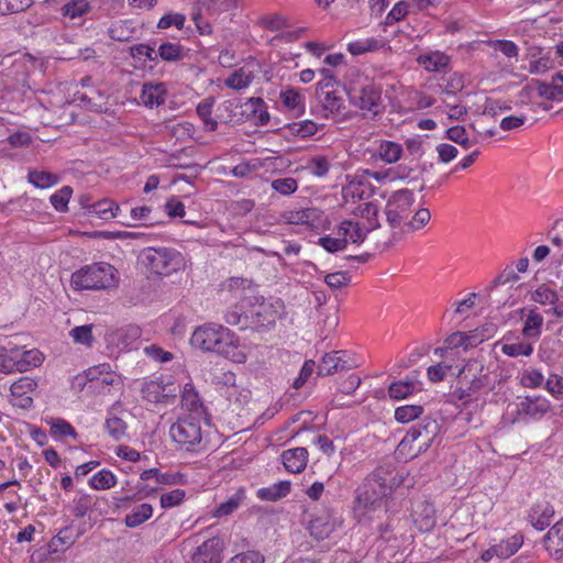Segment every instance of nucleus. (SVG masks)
Returning a JSON list of instances; mask_svg holds the SVG:
<instances>
[{"label": "nucleus", "mask_w": 563, "mask_h": 563, "mask_svg": "<svg viewBox=\"0 0 563 563\" xmlns=\"http://www.w3.org/2000/svg\"><path fill=\"white\" fill-rule=\"evenodd\" d=\"M423 413V407L418 405H405L395 410V419L400 423H408Z\"/></svg>", "instance_id": "40"}, {"label": "nucleus", "mask_w": 563, "mask_h": 563, "mask_svg": "<svg viewBox=\"0 0 563 563\" xmlns=\"http://www.w3.org/2000/svg\"><path fill=\"white\" fill-rule=\"evenodd\" d=\"M73 194V189L69 186H64L62 189H59L57 192L51 196V202L53 207L60 212H64L67 210V203L70 199V196Z\"/></svg>", "instance_id": "51"}, {"label": "nucleus", "mask_w": 563, "mask_h": 563, "mask_svg": "<svg viewBox=\"0 0 563 563\" xmlns=\"http://www.w3.org/2000/svg\"><path fill=\"white\" fill-rule=\"evenodd\" d=\"M321 75L323 78L317 85V97H322L327 92L335 91L334 86H338V81L335 80L333 74L329 69H321Z\"/></svg>", "instance_id": "50"}, {"label": "nucleus", "mask_w": 563, "mask_h": 563, "mask_svg": "<svg viewBox=\"0 0 563 563\" xmlns=\"http://www.w3.org/2000/svg\"><path fill=\"white\" fill-rule=\"evenodd\" d=\"M137 260L147 272L157 276H170L186 266L183 254L172 247H145Z\"/></svg>", "instance_id": "2"}, {"label": "nucleus", "mask_w": 563, "mask_h": 563, "mask_svg": "<svg viewBox=\"0 0 563 563\" xmlns=\"http://www.w3.org/2000/svg\"><path fill=\"white\" fill-rule=\"evenodd\" d=\"M157 55L163 60L177 62L183 59L184 49L179 44L166 42L159 45Z\"/></svg>", "instance_id": "42"}, {"label": "nucleus", "mask_w": 563, "mask_h": 563, "mask_svg": "<svg viewBox=\"0 0 563 563\" xmlns=\"http://www.w3.org/2000/svg\"><path fill=\"white\" fill-rule=\"evenodd\" d=\"M430 219L431 213L429 209L420 208L416 211L411 220L405 223V227H408L412 231H417L427 225Z\"/></svg>", "instance_id": "59"}, {"label": "nucleus", "mask_w": 563, "mask_h": 563, "mask_svg": "<svg viewBox=\"0 0 563 563\" xmlns=\"http://www.w3.org/2000/svg\"><path fill=\"white\" fill-rule=\"evenodd\" d=\"M542 324V316L537 313L534 310H530L522 329V335L529 339H538L541 334Z\"/></svg>", "instance_id": "34"}, {"label": "nucleus", "mask_w": 563, "mask_h": 563, "mask_svg": "<svg viewBox=\"0 0 563 563\" xmlns=\"http://www.w3.org/2000/svg\"><path fill=\"white\" fill-rule=\"evenodd\" d=\"M245 106L257 117L261 124H266L269 120V114L265 110V103L263 99L252 97L245 103Z\"/></svg>", "instance_id": "53"}, {"label": "nucleus", "mask_w": 563, "mask_h": 563, "mask_svg": "<svg viewBox=\"0 0 563 563\" xmlns=\"http://www.w3.org/2000/svg\"><path fill=\"white\" fill-rule=\"evenodd\" d=\"M289 130L294 135L300 137H308L317 133L318 128L313 121L305 120L301 122H294L289 125Z\"/></svg>", "instance_id": "52"}, {"label": "nucleus", "mask_w": 563, "mask_h": 563, "mask_svg": "<svg viewBox=\"0 0 563 563\" xmlns=\"http://www.w3.org/2000/svg\"><path fill=\"white\" fill-rule=\"evenodd\" d=\"M545 550L555 560L563 558V519L558 521L543 538Z\"/></svg>", "instance_id": "19"}, {"label": "nucleus", "mask_w": 563, "mask_h": 563, "mask_svg": "<svg viewBox=\"0 0 563 563\" xmlns=\"http://www.w3.org/2000/svg\"><path fill=\"white\" fill-rule=\"evenodd\" d=\"M323 110L327 112L325 118H331L334 121H342L346 118V106L338 91L327 92L324 96L318 98Z\"/></svg>", "instance_id": "17"}, {"label": "nucleus", "mask_w": 563, "mask_h": 563, "mask_svg": "<svg viewBox=\"0 0 563 563\" xmlns=\"http://www.w3.org/2000/svg\"><path fill=\"white\" fill-rule=\"evenodd\" d=\"M135 27L129 20H120L110 25L108 34L113 41L128 42L133 38Z\"/></svg>", "instance_id": "27"}, {"label": "nucleus", "mask_w": 563, "mask_h": 563, "mask_svg": "<svg viewBox=\"0 0 563 563\" xmlns=\"http://www.w3.org/2000/svg\"><path fill=\"white\" fill-rule=\"evenodd\" d=\"M247 306L245 299L241 305H236L230 308L225 316V322L230 325H238L240 329H246L250 327V313L244 310V307Z\"/></svg>", "instance_id": "29"}, {"label": "nucleus", "mask_w": 563, "mask_h": 563, "mask_svg": "<svg viewBox=\"0 0 563 563\" xmlns=\"http://www.w3.org/2000/svg\"><path fill=\"white\" fill-rule=\"evenodd\" d=\"M71 286L76 290H100L115 285V268L108 263L86 265L73 273Z\"/></svg>", "instance_id": "4"}, {"label": "nucleus", "mask_w": 563, "mask_h": 563, "mask_svg": "<svg viewBox=\"0 0 563 563\" xmlns=\"http://www.w3.org/2000/svg\"><path fill=\"white\" fill-rule=\"evenodd\" d=\"M152 515V505L144 503L134 507L131 512L125 516L124 523L129 528H136L148 520Z\"/></svg>", "instance_id": "26"}, {"label": "nucleus", "mask_w": 563, "mask_h": 563, "mask_svg": "<svg viewBox=\"0 0 563 563\" xmlns=\"http://www.w3.org/2000/svg\"><path fill=\"white\" fill-rule=\"evenodd\" d=\"M450 60L451 58L446 54L439 51L418 57V63L423 66L427 71L431 73L444 70L449 66Z\"/></svg>", "instance_id": "24"}, {"label": "nucleus", "mask_w": 563, "mask_h": 563, "mask_svg": "<svg viewBox=\"0 0 563 563\" xmlns=\"http://www.w3.org/2000/svg\"><path fill=\"white\" fill-rule=\"evenodd\" d=\"M554 515V509L549 503H541L529 511V521L537 530L545 529Z\"/></svg>", "instance_id": "22"}, {"label": "nucleus", "mask_w": 563, "mask_h": 563, "mask_svg": "<svg viewBox=\"0 0 563 563\" xmlns=\"http://www.w3.org/2000/svg\"><path fill=\"white\" fill-rule=\"evenodd\" d=\"M181 407L191 412L190 416L200 418L202 415V402L200 400L198 393L190 384H186L184 387L181 396Z\"/></svg>", "instance_id": "25"}, {"label": "nucleus", "mask_w": 563, "mask_h": 563, "mask_svg": "<svg viewBox=\"0 0 563 563\" xmlns=\"http://www.w3.org/2000/svg\"><path fill=\"white\" fill-rule=\"evenodd\" d=\"M36 382L33 380L32 378L22 377L11 385V396L29 395V393L33 391L36 388Z\"/></svg>", "instance_id": "56"}, {"label": "nucleus", "mask_w": 563, "mask_h": 563, "mask_svg": "<svg viewBox=\"0 0 563 563\" xmlns=\"http://www.w3.org/2000/svg\"><path fill=\"white\" fill-rule=\"evenodd\" d=\"M27 180L35 187L44 189L56 185L59 178L56 174L46 170L30 169Z\"/></svg>", "instance_id": "31"}, {"label": "nucleus", "mask_w": 563, "mask_h": 563, "mask_svg": "<svg viewBox=\"0 0 563 563\" xmlns=\"http://www.w3.org/2000/svg\"><path fill=\"white\" fill-rule=\"evenodd\" d=\"M345 351H333L323 355L318 365V375L329 376L344 369H351L354 364L351 360L345 358Z\"/></svg>", "instance_id": "12"}, {"label": "nucleus", "mask_w": 563, "mask_h": 563, "mask_svg": "<svg viewBox=\"0 0 563 563\" xmlns=\"http://www.w3.org/2000/svg\"><path fill=\"white\" fill-rule=\"evenodd\" d=\"M350 101L361 110H366L377 114L380 108V89L374 84H367L361 89L349 91Z\"/></svg>", "instance_id": "10"}, {"label": "nucleus", "mask_w": 563, "mask_h": 563, "mask_svg": "<svg viewBox=\"0 0 563 563\" xmlns=\"http://www.w3.org/2000/svg\"><path fill=\"white\" fill-rule=\"evenodd\" d=\"M389 484L383 470H376L369 475L357 490V500L365 507L373 506L385 497L389 490Z\"/></svg>", "instance_id": "8"}, {"label": "nucleus", "mask_w": 563, "mask_h": 563, "mask_svg": "<svg viewBox=\"0 0 563 563\" xmlns=\"http://www.w3.org/2000/svg\"><path fill=\"white\" fill-rule=\"evenodd\" d=\"M522 544V536L515 534L508 540L501 541L493 548L495 554L499 558H509L515 554Z\"/></svg>", "instance_id": "36"}, {"label": "nucleus", "mask_w": 563, "mask_h": 563, "mask_svg": "<svg viewBox=\"0 0 563 563\" xmlns=\"http://www.w3.org/2000/svg\"><path fill=\"white\" fill-rule=\"evenodd\" d=\"M89 483L92 488L102 490L113 487L117 483V477L111 471L102 470L96 473Z\"/></svg>", "instance_id": "41"}, {"label": "nucleus", "mask_w": 563, "mask_h": 563, "mask_svg": "<svg viewBox=\"0 0 563 563\" xmlns=\"http://www.w3.org/2000/svg\"><path fill=\"white\" fill-rule=\"evenodd\" d=\"M440 426L437 420L424 418L421 422L412 426L399 443V449L405 450L407 446L413 451V455L427 451L434 438L438 435Z\"/></svg>", "instance_id": "6"}, {"label": "nucleus", "mask_w": 563, "mask_h": 563, "mask_svg": "<svg viewBox=\"0 0 563 563\" xmlns=\"http://www.w3.org/2000/svg\"><path fill=\"white\" fill-rule=\"evenodd\" d=\"M119 206L112 200H100L89 206V213L97 214L102 220H110L117 217Z\"/></svg>", "instance_id": "33"}, {"label": "nucleus", "mask_w": 563, "mask_h": 563, "mask_svg": "<svg viewBox=\"0 0 563 563\" xmlns=\"http://www.w3.org/2000/svg\"><path fill=\"white\" fill-rule=\"evenodd\" d=\"M415 202L413 194L409 189L394 192L387 201L385 213L389 227L394 230L391 236L385 242L387 246L401 239V231H396L408 219L411 206Z\"/></svg>", "instance_id": "5"}, {"label": "nucleus", "mask_w": 563, "mask_h": 563, "mask_svg": "<svg viewBox=\"0 0 563 563\" xmlns=\"http://www.w3.org/2000/svg\"><path fill=\"white\" fill-rule=\"evenodd\" d=\"M272 188L282 195H290L298 188L297 180L291 177L273 180Z\"/></svg>", "instance_id": "63"}, {"label": "nucleus", "mask_w": 563, "mask_h": 563, "mask_svg": "<svg viewBox=\"0 0 563 563\" xmlns=\"http://www.w3.org/2000/svg\"><path fill=\"white\" fill-rule=\"evenodd\" d=\"M174 391L170 385L158 380L146 382L142 387L143 398L153 404L167 402L169 398H175Z\"/></svg>", "instance_id": "18"}, {"label": "nucleus", "mask_w": 563, "mask_h": 563, "mask_svg": "<svg viewBox=\"0 0 563 563\" xmlns=\"http://www.w3.org/2000/svg\"><path fill=\"white\" fill-rule=\"evenodd\" d=\"M413 389L415 386L412 382H397L390 384L388 393L390 398L402 399L406 398L408 395L412 394Z\"/></svg>", "instance_id": "57"}, {"label": "nucleus", "mask_w": 563, "mask_h": 563, "mask_svg": "<svg viewBox=\"0 0 563 563\" xmlns=\"http://www.w3.org/2000/svg\"><path fill=\"white\" fill-rule=\"evenodd\" d=\"M378 227V222L372 227H366L365 223L362 224L352 220H344L341 222L338 229V235L345 240V246L347 245L349 241L352 243H362L365 240L367 233Z\"/></svg>", "instance_id": "15"}, {"label": "nucleus", "mask_w": 563, "mask_h": 563, "mask_svg": "<svg viewBox=\"0 0 563 563\" xmlns=\"http://www.w3.org/2000/svg\"><path fill=\"white\" fill-rule=\"evenodd\" d=\"M408 525L409 520L406 517L388 516L386 521L377 527L378 538L385 542L396 541L404 536Z\"/></svg>", "instance_id": "14"}, {"label": "nucleus", "mask_w": 563, "mask_h": 563, "mask_svg": "<svg viewBox=\"0 0 563 563\" xmlns=\"http://www.w3.org/2000/svg\"><path fill=\"white\" fill-rule=\"evenodd\" d=\"M531 298L533 301L541 305L554 303L558 301V294L549 287L541 286L532 292Z\"/></svg>", "instance_id": "61"}, {"label": "nucleus", "mask_w": 563, "mask_h": 563, "mask_svg": "<svg viewBox=\"0 0 563 563\" xmlns=\"http://www.w3.org/2000/svg\"><path fill=\"white\" fill-rule=\"evenodd\" d=\"M351 280V276L347 272H335L331 274H327L324 276V283L331 288V289H340L342 287H345L349 285Z\"/></svg>", "instance_id": "58"}, {"label": "nucleus", "mask_w": 563, "mask_h": 563, "mask_svg": "<svg viewBox=\"0 0 563 563\" xmlns=\"http://www.w3.org/2000/svg\"><path fill=\"white\" fill-rule=\"evenodd\" d=\"M194 346L229 356L235 349L234 334L227 328L208 323L197 328L190 339Z\"/></svg>", "instance_id": "3"}, {"label": "nucleus", "mask_w": 563, "mask_h": 563, "mask_svg": "<svg viewBox=\"0 0 563 563\" xmlns=\"http://www.w3.org/2000/svg\"><path fill=\"white\" fill-rule=\"evenodd\" d=\"M435 510L432 505H421V510L415 512V523L422 532H429L435 526Z\"/></svg>", "instance_id": "30"}, {"label": "nucleus", "mask_w": 563, "mask_h": 563, "mask_svg": "<svg viewBox=\"0 0 563 563\" xmlns=\"http://www.w3.org/2000/svg\"><path fill=\"white\" fill-rule=\"evenodd\" d=\"M307 168L312 175L323 177L329 172L330 163L324 156H314L309 161Z\"/></svg>", "instance_id": "60"}, {"label": "nucleus", "mask_w": 563, "mask_h": 563, "mask_svg": "<svg viewBox=\"0 0 563 563\" xmlns=\"http://www.w3.org/2000/svg\"><path fill=\"white\" fill-rule=\"evenodd\" d=\"M265 558L258 551H247L234 555L229 563H264Z\"/></svg>", "instance_id": "64"}, {"label": "nucleus", "mask_w": 563, "mask_h": 563, "mask_svg": "<svg viewBox=\"0 0 563 563\" xmlns=\"http://www.w3.org/2000/svg\"><path fill=\"white\" fill-rule=\"evenodd\" d=\"M401 153V145L391 141H384L378 147V156L382 161L388 164L397 162L400 158Z\"/></svg>", "instance_id": "37"}, {"label": "nucleus", "mask_w": 563, "mask_h": 563, "mask_svg": "<svg viewBox=\"0 0 563 563\" xmlns=\"http://www.w3.org/2000/svg\"><path fill=\"white\" fill-rule=\"evenodd\" d=\"M142 335V330L139 325L129 324L119 331L120 343L124 347L132 349L134 342H136Z\"/></svg>", "instance_id": "44"}, {"label": "nucleus", "mask_w": 563, "mask_h": 563, "mask_svg": "<svg viewBox=\"0 0 563 563\" xmlns=\"http://www.w3.org/2000/svg\"><path fill=\"white\" fill-rule=\"evenodd\" d=\"M280 99L287 109L295 111L296 113L302 112V97L297 90L288 89L283 91L280 93Z\"/></svg>", "instance_id": "45"}, {"label": "nucleus", "mask_w": 563, "mask_h": 563, "mask_svg": "<svg viewBox=\"0 0 563 563\" xmlns=\"http://www.w3.org/2000/svg\"><path fill=\"white\" fill-rule=\"evenodd\" d=\"M214 104L213 98H206L200 101L197 106L196 112L205 124V129L208 131H216L218 128L217 120L212 119V108Z\"/></svg>", "instance_id": "32"}, {"label": "nucleus", "mask_w": 563, "mask_h": 563, "mask_svg": "<svg viewBox=\"0 0 563 563\" xmlns=\"http://www.w3.org/2000/svg\"><path fill=\"white\" fill-rule=\"evenodd\" d=\"M13 353H16L18 372H26L32 367L41 365L43 361L42 353L36 350H22L21 347L14 346Z\"/></svg>", "instance_id": "23"}, {"label": "nucleus", "mask_w": 563, "mask_h": 563, "mask_svg": "<svg viewBox=\"0 0 563 563\" xmlns=\"http://www.w3.org/2000/svg\"><path fill=\"white\" fill-rule=\"evenodd\" d=\"M172 439L186 450H194L202 440L200 418L189 416L179 418L169 430Z\"/></svg>", "instance_id": "7"}, {"label": "nucleus", "mask_w": 563, "mask_h": 563, "mask_svg": "<svg viewBox=\"0 0 563 563\" xmlns=\"http://www.w3.org/2000/svg\"><path fill=\"white\" fill-rule=\"evenodd\" d=\"M144 353L157 363H166L174 358L173 353L164 351L161 346L152 344L144 347Z\"/></svg>", "instance_id": "62"}, {"label": "nucleus", "mask_w": 563, "mask_h": 563, "mask_svg": "<svg viewBox=\"0 0 563 563\" xmlns=\"http://www.w3.org/2000/svg\"><path fill=\"white\" fill-rule=\"evenodd\" d=\"M69 336L74 340L75 343L91 346L93 341L92 325L85 324L75 327L74 329L70 330Z\"/></svg>", "instance_id": "46"}, {"label": "nucleus", "mask_w": 563, "mask_h": 563, "mask_svg": "<svg viewBox=\"0 0 563 563\" xmlns=\"http://www.w3.org/2000/svg\"><path fill=\"white\" fill-rule=\"evenodd\" d=\"M90 9V4L87 0H71L65 3L60 11L64 16L75 20L87 14Z\"/></svg>", "instance_id": "35"}, {"label": "nucleus", "mask_w": 563, "mask_h": 563, "mask_svg": "<svg viewBox=\"0 0 563 563\" xmlns=\"http://www.w3.org/2000/svg\"><path fill=\"white\" fill-rule=\"evenodd\" d=\"M283 464L288 472L300 473L308 461V451L305 448L286 450L282 454Z\"/></svg>", "instance_id": "20"}, {"label": "nucleus", "mask_w": 563, "mask_h": 563, "mask_svg": "<svg viewBox=\"0 0 563 563\" xmlns=\"http://www.w3.org/2000/svg\"><path fill=\"white\" fill-rule=\"evenodd\" d=\"M165 88L163 84L146 82L143 85L140 102L145 107H158L165 102Z\"/></svg>", "instance_id": "21"}, {"label": "nucleus", "mask_w": 563, "mask_h": 563, "mask_svg": "<svg viewBox=\"0 0 563 563\" xmlns=\"http://www.w3.org/2000/svg\"><path fill=\"white\" fill-rule=\"evenodd\" d=\"M33 0H0V14H12L25 11Z\"/></svg>", "instance_id": "48"}, {"label": "nucleus", "mask_w": 563, "mask_h": 563, "mask_svg": "<svg viewBox=\"0 0 563 563\" xmlns=\"http://www.w3.org/2000/svg\"><path fill=\"white\" fill-rule=\"evenodd\" d=\"M104 428L108 434L114 440H121L126 434V423L123 419L109 413V417L106 419Z\"/></svg>", "instance_id": "38"}, {"label": "nucleus", "mask_w": 563, "mask_h": 563, "mask_svg": "<svg viewBox=\"0 0 563 563\" xmlns=\"http://www.w3.org/2000/svg\"><path fill=\"white\" fill-rule=\"evenodd\" d=\"M501 350L504 354L511 357L529 356L533 352L532 345L525 342L505 344Z\"/></svg>", "instance_id": "55"}, {"label": "nucleus", "mask_w": 563, "mask_h": 563, "mask_svg": "<svg viewBox=\"0 0 563 563\" xmlns=\"http://www.w3.org/2000/svg\"><path fill=\"white\" fill-rule=\"evenodd\" d=\"M223 547L220 538H210L197 548L190 563H221Z\"/></svg>", "instance_id": "13"}, {"label": "nucleus", "mask_w": 563, "mask_h": 563, "mask_svg": "<svg viewBox=\"0 0 563 563\" xmlns=\"http://www.w3.org/2000/svg\"><path fill=\"white\" fill-rule=\"evenodd\" d=\"M549 409V401L539 396H527L517 404V413L523 418L539 419L544 416Z\"/></svg>", "instance_id": "16"}, {"label": "nucleus", "mask_w": 563, "mask_h": 563, "mask_svg": "<svg viewBox=\"0 0 563 563\" xmlns=\"http://www.w3.org/2000/svg\"><path fill=\"white\" fill-rule=\"evenodd\" d=\"M290 492V482L280 481L278 483L273 484L272 486L264 487L258 489L257 496L262 500L276 501L285 496H287Z\"/></svg>", "instance_id": "28"}, {"label": "nucleus", "mask_w": 563, "mask_h": 563, "mask_svg": "<svg viewBox=\"0 0 563 563\" xmlns=\"http://www.w3.org/2000/svg\"><path fill=\"white\" fill-rule=\"evenodd\" d=\"M252 81V76L250 73L244 71L243 69L235 70L225 79V85L234 90H241L246 87Z\"/></svg>", "instance_id": "47"}, {"label": "nucleus", "mask_w": 563, "mask_h": 563, "mask_svg": "<svg viewBox=\"0 0 563 563\" xmlns=\"http://www.w3.org/2000/svg\"><path fill=\"white\" fill-rule=\"evenodd\" d=\"M247 306L252 307L250 313V327L258 331L275 325L277 311L271 303L265 302L263 297H250L245 299Z\"/></svg>", "instance_id": "9"}, {"label": "nucleus", "mask_w": 563, "mask_h": 563, "mask_svg": "<svg viewBox=\"0 0 563 563\" xmlns=\"http://www.w3.org/2000/svg\"><path fill=\"white\" fill-rule=\"evenodd\" d=\"M537 84V91L540 97L552 101L562 100V89L558 85H554L553 80L551 81V84L541 81H538Z\"/></svg>", "instance_id": "49"}, {"label": "nucleus", "mask_w": 563, "mask_h": 563, "mask_svg": "<svg viewBox=\"0 0 563 563\" xmlns=\"http://www.w3.org/2000/svg\"><path fill=\"white\" fill-rule=\"evenodd\" d=\"M459 376L461 386L454 390L453 396L464 405L477 401L483 390L490 391L494 388L489 368L478 360H468Z\"/></svg>", "instance_id": "1"}, {"label": "nucleus", "mask_w": 563, "mask_h": 563, "mask_svg": "<svg viewBox=\"0 0 563 563\" xmlns=\"http://www.w3.org/2000/svg\"><path fill=\"white\" fill-rule=\"evenodd\" d=\"M282 217L286 223L307 225L312 230H318L323 222V212L317 208L289 210L285 211Z\"/></svg>", "instance_id": "11"}, {"label": "nucleus", "mask_w": 563, "mask_h": 563, "mask_svg": "<svg viewBox=\"0 0 563 563\" xmlns=\"http://www.w3.org/2000/svg\"><path fill=\"white\" fill-rule=\"evenodd\" d=\"M355 214L363 219H366V221H367V224H365L366 227H372L376 222H378L376 219L377 214H378V208L376 205H374L372 202H365V203L360 205L356 208Z\"/></svg>", "instance_id": "54"}, {"label": "nucleus", "mask_w": 563, "mask_h": 563, "mask_svg": "<svg viewBox=\"0 0 563 563\" xmlns=\"http://www.w3.org/2000/svg\"><path fill=\"white\" fill-rule=\"evenodd\" d=\"M16 353H13V347H0V372L10 374L18 372Z\"/></svg>", "instance_id": "43"}, {"label": "nucleus", "mask_w": 563, "mask_h": 563, "mask_svg": "<svg viewBox=\"0 0 563 563\" xmlns=\"http://www.w3.org/2000/svg\"><path fill=\"white\" fill-rule=\"evenodd\" d=\"M309 530L317 540H323L333 531V523L327 518L318 517L310 521Z\"/></svg>", "instance_id": "39"}]
</instances>
